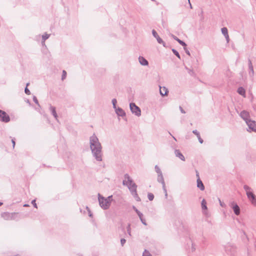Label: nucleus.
<instances>
[{"instance_id":"1","label":"nucleus","mask_w":256,"mask_h":256,"mask_svg":"<svg viewBox=\"0 0 256 256\" xmlns=\"http://www.w3.org/2000/svg\"><path fill=\"white\" fill-rule=\"evenodd\" d=\"M90 147L92 152L94 154L96 159L98 161L102 160L101 154V146L98 142V138L92 136L90 138Z\"/></svg>"},{"instance_id":"2","label":"nucleus","mask_w":256,"mask_h":256,"mask_svg":"<svg viewBox=\"0 0 256 256\" xmlns=\"http://www.w3.org/2000/svg\"><path fill=\"white\" fill-rule=\"evenodd\" d=\"M123 184L124 185H126L134 196H136V198H138V194L136 193L137 186L136 184L134 182L131 180L128 174L124 175V180H123Z\"/></svg>"},{"instance_id":"3","label":"nucleus","mask_w":256,"mask_h":256,"mask_svg":"<svg viewBox=\"0 0 256 256\" xmlns=\"http://www.w3.org/2000/svg\"><path fill=\"white\" fill-rule=\"evenodd\" d=\"M98 200L102 208L105 210L108 209L110 207L112 200V196L104 198L99 195Z\"/></svg>"},{"instance_id":"4","label":"nucleus","mask_w":256,"mask_h":256,"mask_svg":"<svg viewBox=\"0 0 256 256\" xmlns=\"http://www.w3.org/2000/svg\"><path fill=\"white\" fill-rule=\"evenodd\" d=\"M244 188L246 191V194L248 199L254 206H256V196L255 195L250 191V188L248 186H244Z\"/></svg>"},{"instance_id":"5","label":"nucleus","mask_w":256,"mask_h":256,"mask_svg":"<svg viewBox=\"0 0 256 256\" xmlns=\"http://www.w3.org/2000/svg\"><path fill=\"white\" fill-rule=\"evenodd\" d=\"M130 108L132 113H134L138 116H140L141 111L140 108L136 106L134 104L131 103L130 104Z\"/></svg>"},{"instance_id":"6","label":"nucleus","mask_w":256,"mask_h":256,"mask_svg":"<svg viewBox=\"0 0 256 256\" xmlns=\"http://www.w3.org/2000/svg\"><path fill=\"white\" fill-rule=\"evenodd\" d=\"M0 118L2 122H7L10 121V118L8 115L4 111L0 110Z\"/></svg>"},{"instance_id":"7","label":"nucleus","mask_w":256,"mask_h":256,"mask_svg":"<svg viewBox=\"0 0 256 256\" xmlns=\"http://www.w3.org/2000/svg\"><path fill=\"white\" fill-rule=\"evenodd\" d=\"M246 123L250 129L256 132V123L254 121L249 120L248 121H246Z\"/></svg>"},{"instance_id":"8","label":"nucleus","mask_w":256,"mask_h":256,"mask_svg":"<svg viewBox=\"0 0 256 256\" xmlns=\"http://www.w3.org/2000/svg\"><path fill=\"white\" fill-rule=\"evenodd\" d=\"M240 116L246 122V121H248L249 118H250V114L249 113L246 111H242L240 113Z\"/></svg>"},{"instance_id":"9","label":"nucleus","mask_w":256,"mask_h":256,"mask_svg":"<svg viewBox=\"0 0 256 256\" xmlns=\"http://www.w3.org/2000/svg\"><path fill=\"white\" fill-rule=\"evenodd\" d=\"M2 218L6 220H8L12 218V214H10L9 212H4L2 214Z\"/></svg>"},{"instance_id":"10","label":"nucleus","mask_w":256,"mask_h":256,"mask_svg":"<svg viewBox=\"0 0 256 256\" xmlns=\"http://www.w3.org/2000/svg\"><path fill=\"white\" fill-rule=\"evenodd\" d=\"M160 94L162 96H166L168 93V89L164 87H160Z\"/></svg>"},{"instance_id":"11","label":"nucleus","mask_w":256,"mask_h":256,"mask_svg":"<svg viewBox=\"0 0 256 256\" xmlns=\"http://www.w3.org/2000/svg\"><path fill=\"white\" fill-rule=\"evenodd\" d=\"M197 186L202 190H204V185L200 180V178H197Z\"/></svg>"},{"instance_id":"12","label":"nucleus","mask_w":256,"mask_h":256,"mask_svg":"<svg viewBox=\"0 0 256 256\" xmlns=\"http://www.w3.org/2000/svg\"><path fill=\"white\" fill-rule=\"evenodd\" d=\"M222 32L225 36L227 41L228 42L229 40V36L228 35V29L226 28H222Z\"/></svg>"},{"instance_id":"13","label":"nucleus","mask_w":256,"mask_h":256,"mask_svg":"<svg viewBox=\"0 0 256 256\" xmlns=\"http://www.w3.org/2000/svg\"><path fill=\"white\" fill-rule=\"evenodd\" d=\"M139 62L141 64L146 66L148 64V62L143 57L140 56L138 58Z\"/></svg>"},{"instance_id":"14","label":"nucleus","mask_w":256,"mask_h":256,"mask_svg":"<svg viewBox=\"0 0 256 256\" xmlns=\"http://www.w3.org/2000/svg\"><path fill=\"white\" fill-rule=\"evenodd\" d=\"M175 154L176 156L179 158L180 160H184V156L181 154V152L178 150H176L175 151Z\"/></svg>"},{"instance_id":"15","label":"nucleus","mask_w":256,"mask_h":256,"mask_svg":"<svg viewBox=\"0 0 256 256\" xmlns=\"http://www.w3.org/2000/svg\"><path fill=\"white\" fill-rule=\"evenodd\" d=\"M233 210L236 214L238 215L240 212V210L238 206L236 204L234 205L233 206Z\"/></svg>"},{"instance_id":"16","label":"nucleus","mask_w":256,"mask_h":256,"mask_svg":"<svg viewBox=\"0 0 256 256\" xmlns=\"http://www.w3.org/2000/svg\"><path fill=\"white\" fill-rule=\"evenodd\" d=\"M238 92L240 94L245 97L246 92L244 88L242 87L239 88L238 90Z\"/></svg>"},{"instance_id":"17","label":"nucleus","mask_w":256,"mask_h":256,"mask_svg":"<svg viewBox=\"0 0 256 256\" xmlns=\"http://www.w3.org/2000/svg\"><path fill=\"white\" fill-rule=\"evenodd\" d=\"M50 109H51V110H52V114L53 116H54V118L56 119H57L58 115H57L56 112V108H54V107H51Z\"/></svg>"},{"instance_id":"18","label":"nucleus","mask_w":256,"mask_h":256,"mask_svg":"<svg viewBox=\"0 0 256 256\" xmlns=\"http://www.w3.org/2000/svg\"><path fill=\"white\" fill-rule=\"evenodd\" d=\"M206 201L204 200H202V208L203 209H204V210H206L207 209V207L206 206Z\"/></svg>"},{"instance_id":"19","label":"nucleus","mask_w":256,"mask_h":256,"mask_svg":"<svg viewBox=\"0 0 256 256\" xmlns=\"http://www.w3.org/2000/svg\"><path fill=\"white\" fill-rule=\"evenodd\" d=\"M148 200H154V194H152V193H149V194H148Z\"/></svg>"},{"instance_id":"20","label":"nucleus","mask_w":256,"mask_h":256,"mask_svg":"<svg viewBox=\"0 0 256 256\" xmlns=\"http://www.w3.org/2000/svg\"><path fill=\"white\" fill-rule=\"evenodd\" d=\"M143 256H152L148 250H145L143 253Z\"/></svg>"},{"instance_id":"21","label":"nucleus","mask_w":256,"mask_h":256,"mask_svg":"<svg viewBox=\"0 0 256 256\" xmlns=\"http://www.w3.org/2000/svg\"><path fill=\"white\" fill-rule=\"evenodd\" d=\"M178 40V42L180 44H182V46H186V44L184 42H182V40H179V39H177L176 40Z\"/></svg>"},{"instance_id":"22","label":"nucleus","mask_w":256,"mask_h":256,"mask_svg":"<svg viewBox=\"0 0 256 256\" xmlns=\"http://www.w3.org/2000/svg\"><path fill=\"white\" fill-rule=\"evenodd\" d=\"M172 52L179 58H180V56L176 50L173 49Z\"/></svg>"},{"instance_id":"23","label":"nucleus","mask_w":256,"mask_h":256,"mask_svg":"<svg viewBox=\"0 0 256 256\" xmlns=\"http://www.w3.org/2000/svg\"><path fill=\"white\" fill-rule=\"evenodd\" d=\"M66 72L65 70H63L62 72V80H64L66 78Z\"/></svg>"},{"instance_id":"24","label":"nucleus","mask_w":256,"mask_h":256,"mask_svg":"<svg viewBox=\"0 0 256 256\" xmlns=\"http://www.w3.org/2000/svg\"><path fill=\"white\" fill-rule=\"evenodd\" d=\"M152 34L153 36L156 38L157 37H158V34L157 32L154 30H153L152 32Z\"/></svg>"},{"instance_id":"25","label":"nucleus","mask_w":256,"mask_h":256,"mask_svg":"<svg viewBox=\"0 0 256 256\" xmlns=\"http://www.w3.org/2000/svg\"><path fill=\"white\" fill-rule=\"evenodd\" d=\"M156 38L159 43L160 44L162 42V40L159 37V36H158V37H157Z\"/></svg>"},{"instance_id":"26","label":"nucleus","mask_w":256,"mask_h":256,"mask_svg":"<svg viewBox=\"0 0 256 256\" xmlns=\"http://www.w3.org/2000/svg\"><path fill=\"white\" fill-rule=\"evenodd\" d=\"M126 240L125 239H122L121 240H120V242H121V244L122 246H124V244H125Z\"/></svg>"},{"instance_id":"27","label":"nucleus","mask_w":256,"mask_h":256,"mask_svg":"<svg viewBox=\"0 0 256 256\" xmlns=\"http://www.w3.org/2000/svg\"><path fill=\"white\" fill-rule=\"evenodd\" d=\"M25 92L27 94H30V91L27 88H26V89H25Z\"/></svg>"},{"instance_id":"28","label":"nucleus","mask_w":256,"mask_h":256,"mask_svg":"<svg viewBox=\"0 0 256 256\" xmlns=\"http://www.w3.org/2000/svg\"><path fill=\"white\" fill-rule=\"evenodd\" d=\"M32 204L34 205V206L35 208H37V206H36V200H34L32 202Z\"/></svg>"},{"instance_id":"29","label":"nucleus","mask_w":256,"mask_h":256,"mask_svg":"<svg viewBox=\"0 0 256 256\" xmlns=\"http://www.w3.org/2000/svg\"><path fill=\"white\" fill-rule=\"evenodd\" d=\"M12 143L13 148H14V146H15V144H16L15 141L14 140H12Z\"/></svg>"},{"instance_id":"30","label":"nucleus","mask_w":256,"mask_h":256,"mask_svg":"<svg viewBox=\"0 0 256 256\" xmlns=\"http://www.w3.org/2000/svg\"><path fill=\"white\" fill-rule=\"evenodd\" d=\"M43 38L44 39V40H46V39H47L48 38V36L47 34L45 35V36H43Z\"/></svg>"},{"instance_id":"31","label":"nucleus","mask_w":256,"mask_h":256,"mask_svg":"<svg viewBox=\"0 0 256 256\" xmlns=\"http://www.w3.org/2000/svg\"><path fill=\"white\" fill-rule=\"evenodd\" d=\"M198 140H199V141L200 143H202V138L200 137V136H198Z\"/></svg>"},{"instance_id":"32","label":"nucleus","mask_w":256,"mask_h":256,"mask_svg":"<svg viewBox=\"0 0 256 256\" xmlns=\"http://www.w3.org/2000/svg\"><path fill=\"white\" fill-rule=\"evenodd\" d=\"M194 134H195L198 136H199V134L198 133V132L196 130V131H194L193 132Z\"/></svg>"},{"instance_id":"33","label":"nucleus","mask_w":256,"mask_h":256,"mask_svg":"<svg viewBox=\"0 0 256 256\" xmlns=\"http://www.w3.org/2000/svg\"><path fill=\"white\" fill-rule=\"evenodd\" d=\"M116 100L114 99V100H112V103H113L114 106H115V104H116Z\"/></svg>"},{"instance_id":"34","label":"nucleus","mask_w":256,"mask_h":256,"mask_svg":"<svg viewBox=\"0 0 256 256\" xmlns=\"http://www.w3.org/2000/svg\"><path fill=\"white\" fill-rule=\"evenodd\" d=\"M196 177L198 178H200L199 174L198 172H196Z\"/></svg>"},{"instance_id":"35","label":"nucleus","mask_w":256,"mask_h":256,"mask_svg":"<svg viewBox=\"0 0 256 256\" xmlns=\"http://www.w3.org/2000/svg\"><path fill=\"white\" fill-rule=\"evenodd\" d=\"M35 102H36V103H38V100H35Z\"/></svg>"},{"instance_id":"36","label":"nucleus","mask_w":256,"mask_h":256,"mask_svg":"<svg viewBox=\"0 0 256 256\" xmlns=\"http://www.w3.org/2000/svg\"><path fill=\"white\" fill-rule=\"evenodd\" d=\"M2 202H0V206H2Z\"/></svg>"},{"instance_id":"37","label":"nucleus","mask_w":256,"mask_h":256,"mask_svg":"<svg viewBox=\"0 0 256 256\" xmlns=\"http://www.w3.org/2000/svg\"><path fill=\"white\" fill-rule=\"evenodd\" d=\"M188 4L190 5V0H188Z\"/></svg>"}]
</instances>
